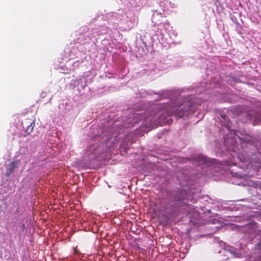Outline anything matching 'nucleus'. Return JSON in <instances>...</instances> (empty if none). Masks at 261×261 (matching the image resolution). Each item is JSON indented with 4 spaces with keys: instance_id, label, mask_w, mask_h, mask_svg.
I'll use <instances>...</instances> for the list:
<instances>
[{
    "instance_id": "f257e3e1",
    "label": "nucleus",
    "mask_w": 261,
    "mask_h": 261,
    "mask_svg": "<svg viewBox=\"0 0 261 261\" xmlns=\"http://www.w3.org/2000/svg\"><path fill=\"white\" fill-rule=\"evenodd\" d=\"M192 102L185 98L181 99L180 97L176 98L173 101L168 104L166 109V114H162L159 117L160 125L167 122L166 117L174 115L179 118L183 117L191 109Z\"/></svg>"
},
{
    "instance_id": "f03ea898",
    "label": "nucleus",
    "mask_w": 261,
    "mask_h": 261,
    "mask_svg": "<svg viewBox=\"0 0 261 261\" xmlns=\"http://www.w3.org/2000/svg\"><path fill=\"white\" fill-rule=\"evenodd\" d=\"M35 120L33 118H25L22 120V127L26 134L24 136H27L32 132L35 125Z\"/></svg>"
},
{
    "instance_id": "7ed1b4c3",
    "label": "nucleus",
    "mask_w": 261,
    "mask_h": 261,
    "mask_svg": "<svg viewBox=\"0 0 261 261\" xmlns=\"http://www.w3.org/2000/svg\"><path fill=\"white\" fill-rule=\"evenodd\" d=\"M248 119L252 121L253 125L261 124V111L258 112L251 111L247 115Z\"/></svg>"
},
{
    "instance_id": "20e7f679",
    "label": "nucleus",
    "mask_w": 261,
    "mask_h": 261,
    "mask_svg": "<svg viewBox=\"0 0 261 261\" xmlns=\"http://www.w3.org/2000/svg\"><path fill=\"white\" fill-rule=\"evenodd\" d=\"M100 151L101 149L100 145L98 144H96L89 147L88 152L89 155H94V156L91 157V158L95 159L98 156L97 154L100 153Z\"/></svg>"
},
{
    "instance_id": "39448f33",
    "label": "nucleus",
    "mask_w": 261,
    "mask_h": 261,
    "mask_svg": "<svg viewBox=\"0 0 261 261\" xmlns=\"http://www.w3.org/2000/svg\"><path fill=\"white\" fill-rule=\"evenodd\" d=\"M197 161L201 164H205L208 162V159L203 155H198L196 158Z\"/></svg>"
},
{
    "instance_id": "423d86ee",
    "label": "nucleus",
    "mask_w": 261,
    "mask_h": 261,
    "mask_svg": "<svg viewBox=\"0 0 261 261\" xmlns=\"http://www.w3.org/2000/svg\"><path fill=\"white\" fill-rule=\"evenodd\" d=\"M18 164V161L12 162L10 163V168L9 169V172L10 173H12V172H13L15 168L17 167Z\"/></svg>"
},
{
    "instance_id": "0eeeda50",
    "label": "nucleus",
    "mask_w": 261,
    "mask_h": 261,
    "mask_svg": "<svg viewBox=\"0 0 261 261\" xmlns=\"http://www.w3.org/2000/svg\"><path fill=\"white\" fill-rule=\"evenodd\" d=\"M251 165H253V163H255L256 165H255V169L258 170L261 168V161L260 160H258L257 161L254 162L251 161L250 162Z\"/></svg>"
},
{
    "instance_id": "6e6552de",
    "label": "nucleus",
    "mask_w": 261,
    "mask_h": 261,
    "mask_svg": "<svg viewBox=\"0 0 261 261\" xmlns=\"http://www.w3.org/2000/svg\"><path fill=\"white\" fill-rule=\"evenodd\" d=\"M150 125L151 126V127H153L154 126V125L153 124V122H151L150 124Z\"/></svg>"
}]
</instances>
